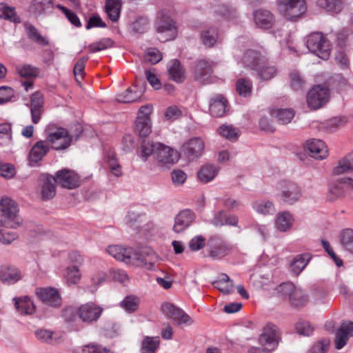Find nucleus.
Returning <instances> with one entry per match:
<instances>
[{
	"label": "nucleus",
	"mask_w": 353,
	"mask_h": 353,
	"mask_svg": "<svg viewBox=\"0 0 353 353\" xmlns=\"http://www.w3.org/2000/svg\"><path fill=\"white\" fill-rule=\"evenodd\" d=\"M17 72L23 77H35L39 74V70L30 65H22L17 67Z\"/></svg>",
	"instance_id": "obj_61"
},
{
	"label": "nucleus",
	"mask_w": 353,
	"mask_h": 353,
	"mask_svg": "<svg viewBox=\"0 0 353 353\" xmlns=\"http://www.w3.org/2000/svg\"><path fill=\"white\" fill-rule=\"evenodd\" d=\"M290 85L294 90H299L304 87L305 81L296 71H292L289 74Z\"/></svg>",
	"instance_id": "obj_58"
},
{
	"label": "nucleus",
	"mask_w": 353,
	"mask_h": 353,
	"mask_svg": "<svg viewBox=\"0 0 353 353\" xmlns=\"http://www.w3.org/2000/svg\"><path fill=\"white\" fill-rule=\"evenodd\" d=\"M228 110V101L222 95H216L209 101V113L214 117H223Z\"/></svg>",
	"instance_id": "obj_18"
},
{
	"label": "nucleus",
	"mask_w": 353,
	"mask_h": 353,
	"mask_svg": "<svg viewBox=\"0 0 353 353\" xmlns=\"http://www.w3.org/2000/svg\"><path fill=\"white\" fill-rule=\"evenodd\" d=\"M289 301L295 306H303L308 302L309 298L301 288L294 286Z\"/></svg>",
	"instance_id": "obj_42"
},
{
	"label": "nucleus",
	"mask_w": 353,
	"mask_h": 353,
	"mask_svg": "<svg viewBox=\"0 0 353 353\" xmlns=\"http://www.w3.org/2000/svg\"><path fill=\"white\" fill-rule=\"evenodd\" d=\"M330 92L328 88L323 85H314L310 89L306 95L307 107L316 110L323 107L330 100Z\"/></svg>",
	"instance_id": "obj_7"
},
{
	"label": "nucleus",
	"mask_w": 353,
	"mask_h": 353,
	"mask_svg": "<svg viewBox=\"0 0 353 353\" xmlns=\"http://www.w3.org/2000/svg\"><path fill=\"white\" fill-rule=\"evenodd\" d=\"M146 261L147 259L143 256V254L131 248H128L124 263L139 266L143 265Z\"/></svg>",
	"instance_id": "obj_40"
},
{
	"label": "nucleus",
	"mask_w": 353,
	"mask_h": 353,
	"mask_svg": "<svg viewBox=\"0 0 353 353\" xmlns=\"http://www.w3.org/2000/svg\"><path fill=\"white\" fill-rule=\"evenodd\" d=\"M12 301L16 310L21 315H32L36 312V306L28 296L14 297Z\"/></svg>",
	"instance_id": "obj_20"
},
{
	"label": "nucleus",
	"mask_w": 353,
	"mask_h": 353,
	"mask_svg": "<svg viewBox=\"0 0 353 353\" xmlns=\"http://www.w3.org/2000/svg\"><path fill=\"white\" fill-rule=\"evenodd\" d=\"M213 286L223 293L229 294L233 290L234 283L227 274H223L219 280L213 282Z\"/></svg>",
	"instance_id": "obj_41"
},
{
	"label": "nucleus",
	"mask_w": 353,
	"mask_h": 353,
	"mask_svg": "<svg viewBox=\"0 0 353 353\" xmlns=\"http://www.w3.org/2000/svg\"><path fill=\"white\" fill-rule=\"evenodd\" d=\"M168 72L170 78L176 82H181L185 79V70L178 60H174L171 62Z\"/></svg>",
	"instance_id": "obj_39"
},
{
	"label": "nucleus",
	"mask_w": 353,
	"mask_h": 353,
	"mask_svg": "<svg viewBox=\"0 0 353 353\" xmlns=\"http://www.w3.org/2000/svg\"><path fill=\"white\" fill-rule=\"evenodd\" d=\"M140 299L135 295L126 296L120 303V307L127 313L132 314L139 310Z\"/></svg>",
	"instance_id": "obj_35"
},
{
	"label": "nucleus",
	"mask_w": 353,
	"mask_h": 353,
	"mask_svg": "<svg viewBox=\"0 0 353 353\" xmlns=\"http://www.w3.org/2000/svg\"><path fill=\"white\" fill-rule=\"evenodd\" d=\"M205 150V142L200 137H193L182 145L183 152L191 159L200 157Z\"/></svg>",
	"instance_id": "obj_13"
},
{
	"label": "nucleus",
	"mask_w": 353,
	"mask_h": 353,
	"mask_svg": "<svg viewBox=\"0 0 353 353\" xmlns=\"http://www.w3.org/2000/svg\"><path fill=\"white\" fill-rule=\"evenodd\" d=\"M0 212L6 223L11 228H17L22 223L19 215V208L16 203L8 196L0 200Z\"/></svg>",
	"instance_id": "obj_6"
},
{
	"label": "nucleus",
	"mask_w": 353,
	"mask_h": 353,
	"mask_svg": "<svg viewBox=\"0 0 353 353\" xmlns=\"http://www.w3.org/2000/svg\"><path fill=\"white\" fill-rule=\"evenodd\" d=\"M81 272L77 265H68L65 268L63 277L68 285L77 284L81 279Z\"/></svg>",
	"instance_id": "obj_34"
},
{
	"label": "nucleus",
	"mask_w": 353,
	"mask_h": 353,
	"mask_svg": "<svg viewBox=\"0 0 353 353\" xmlns=\"http://www.w3.org/2000/svg\"><path fill=\"white\" fill-rule=\"evenodd\" d=\"M339 242L345 250L353 254V230L351 228L343 230L339 235Z\"/></svg>",
	"instance_id": "obj_37"
},
{
	"label": "nucleus",
	"mask_w": 353,
	"mask_h": 353,
	"mask_svg": "<svg viewBox=\"0 0 353 353\" xmlns=\"http://www.w3.org/2000/svg\"><path fill=\"white\" fill-rule=\"evenodd\" d=\"M82 353H109V350L101 345L90 343L81 349Z\"/></svg>",
	"instance_id": "obj_64"
},
{
	"label": "nucleus",
	"mask_w": 353,
	"mask_h": 353,
	"mask_svg": "<svg viewBox=\"0 0 353 353\" xmlns=\"http://www.w3.org/2000/svg\"><path fill=\"white\" fill-rule=\"evenodd\" d=\"M254 19L256 24L264 29L272 27L274 23L273 15L265 10H258L254 13Z\"/></svg>",
	"instance_id": "obj_28"
},
{
	"label": "nucleus",
	"mask_w": 353,
	"mask_h": 353,
	"mask_svg": "<svg viewBox=\"0 0 353 353\" xmlns=\"http://www.w3.org/2000/svg\"><path fill=\"white\" fill-rule=\"evenodd\" d=\"M54 182L63 188H75L79 185V177L72 170H61L57 172L54 177Z\"/></svg>",
	"instance_id": "obj_15"
},
{
	"label": "nucleus",
	"mask_w": 353,
	"mask_h": 353,
	"mask_svg": "<svg viewBox=\"0 0 353 353\" xmlns=\"http://www.w3.org/2000/svg\"><path fill=\"white\" fill-rule=\"evenodd\" d=\"M103 311L101 306L93 302H88L78 308L77 315L83 322L92 323L99 319Z\"/></svg>",
	"instance_id": "obj_10"
},
{
	"label": "nucleus",
	"mask_w": 353,
	"mask_h": 353,
	"mask_svg": "<svg viewBox=\"0 0 353 353\" xmlns=\"http://www.w3.org/2000/svg\"><path fill=\"white\" fill-rule=\"evenodd\" d=\"M162 312L178 325H190L193 321L182 309L166 302L161 305Z\"/></svg>",
	"instance_id": "obj_9"
},
{
	"label": "nucleus",
	"mask_w": 353,
	"mask_h": 353,
	"mask_svg": "<svg viewBox=\"0 0 353 353\" xmlns=\"http://www.w3.org/2000/svg\"><path fill=\"white\" fill-rule=\"evenodd\" d=\"M43 105V97L41 93L35 92L31 99V114L33 123H37L40 120L41 110Z\"/></svg>",
	"instance_id": "obj_33"
},
{
	"label": "nucleus",
	"mask_w": 353,
	"mask_h": 353,
	"mask_svg": "<svg viewBox=\"0 0 353 353\" xmlns=\"http://www.w3.org/2000/svg\"><path fill=\"white\" fill-rule=\"evenodd\" d=\"M127 249L128 248L121 245H110L107 248V252L117 260L124 262Z\"/></svg>",
	"instance_id": "obj_55"
},
{
	"label": "nucleus",
	"mask_w": 353,
	"mask_h": 353,
	"mask_svg": "<svg viewBox=\"0 0 353 353\" xmlns=\"http://www.w3.org/2000/svg\"><path fill=\"white\" fill-rule=\"evenodd\" d=\"M22 278L21 273L14 266L2 265L0 268V281L6 285H13Z\"/></svg>",
	"instance_id": "obj_19"
},
{
	"label": "nucleus",
	"mask_w": 353,
	"mask_h": 353,
	"mask_svg": "<svg viewBox=\"0 0 353 353\" xmlns=\"http://www.w3.org/2000/svg\"><path fill=\"white\" fill-rule=\"evenodd\" d=\"M252 210L263 216H272L276 212V207L274 203L266 199H260L252 203Z\"/></svg>",
	"instance_id": "obj_23"
},
{
	"label": "nucleus",
	"mask_w": 353,
	"mask_h": 353,
	"mask_svg": "<svg viewBox=\"0 0 353 353\" xmlns=\"http://www.w3.org/2000/svg\"><path fill=\"white\" fill-rule=\"evenodd\" d=\"M182 115V111L181 109L175 105H170L168 107L164 112V118L170 121H174L179 119Z\"/></svg>",
	"instance_id": "obj_63"
},
{
	"label": "nucleus",
	"mask_w": 353,
	"mask_h": 353,
	"mask_svg": "<svg viewBox=\"0 0 353 353\" xmlns=\"http://www.w3.org/2000/svg\"><path fill=\"white\" fill-rule=\"evenodd\" d=\"M294 288V285L292 283H283L276 288V292L279 296L289 300Z\"/></svg>",
	"instance_id": "obj_62"
},
{
	"label": "nucleus",
	"mask_w": 353,
	"mask_h": 353,
	"mask_svg": "<svg viewBox=\"0 0 353 353\" xmlns=\"http://www.w3.org/2000/svg\"><path fill=\"white\" fill-rule=\"evenodd\" d=\"M216 132L220 136L231 141H236L239 136V130L228 124L221 125L217 128Z\"/></svg>",
	"instance_id": "obj_38"
},
{
	"label": "nucleus",
	"mask_w": 353,
	"mask_h": 353,
	"mask_svg": "<svg viewBox=\"0 0 353 353\" xmlns=\"http://www.w3.org/2000/svg\"><path fill=\"white\" fill-rule=\"evenodd\" d=\"M236 92L243 97H248L252 92V83L246 79H240L236 82Z\"/></svg>",
	"instance_id": "obj_57"
},
{
	"label": "nucleus",
	"mask_w": 353,
	"mask_h": 353,
	"mask_svg": "<svg viewBox=\"0 0 353 353\" xmlns=\"http://www.w3.org/2000/svg\"><path fill=\"white\" fill-rule=\"evenodd\" d=\"M318 5L327 12L338 13L343 8L340 0H319Z\"/></svg>",
	"instance_id": "obj_53"
},
{
	"label": "nucleus",
	"mask_w": 353,
	"mask_h": 353,
	"mask_svg": "<svg viewBox=\"0 0 353 353\" xmlns=\"http://www.w3.org/2000/svg\"><path fill=\"white\" fill-rule=\"evenodd\" d=\"M209 254L214 259H221L228 254L232 250V245L219 239L212 238L208 243Z\"/></svg>",
	"instance_id": "obj_16"
},
{
	"label": "nucleus",
	"mask_w": 353,
	"mask_h": 353,
	"mask_svg": "<svg viewBox=\"0 0 353 353\" xmlns=\"http://www.w3.org/2000/svg\"><path fill=\"white\" fill-rule=\"evenodd\" d=\"M345 195L343 183L341 182V178L338 181L333 182L328 190L327 199L330 201H334Z\"/></svg>",
	"instance_id": "obj_36"
},
{
	"label": "nucleus",
	"mask_w": 353,
	"mask_h": 353,
	"mask_svg": "<svg viewBox=\"0 0 353 353\" xmlns=\"http://www.w3.org/2000/svg\"><path fill=\"white\" fill-rule=\"evenodd\" d=\"M238 217L235 215H228L224 210L216 212L211 220V223L216 227H221L225 225L237 226Z\"/></svg>",
	"instance_id": "obj_25"
},
{
	"label": "nucleus",
	"mask_w": 353,
	"mask_h": 353,
	"mask_svg": "<svg viewBox=\"0 0 353 353\" xmlns=\"http://www.w3.org/2000/svg\"><path fill=\"white\" fill-rule=\"evenodd\" d=\"M219 37L218 30L210 28L201 32V39L203 43L208 47H212L216 43Z\"/></svg>",
	"instance_id": "obj_46"
},
{
	"label": "nucleus",
	"mask_w": 353,
	"mask_h": 353,
	"mask_svg": "<svg viewBox=\"0 0 353 353\" xmlns=\"http://www.w3.org/2000/svg\"><path fill=\"white\" fill-rule=\"evenodd\" d=\"M270 114L281 124L290 123L295 114L292 108H273L270 110Z\"/></svg>",
	"instance_id": "obj_29"
},
{
	"label": "nucleus",
	"mask_w": 353,
	"mask_h": 353,
	"mask_svg": "<svg viewBox=\"0 0 353 353\" xmlns=\"http://www.w3.org/2000/svg\"><path fill=\"white\" fill-rule=\"evenodd\" d=\"M54 177L48 176L41 187V196L43 199H49L55 195Z\"/></svg>",
	"instance_id": "obj_51"
},
{
	"label": "nucleus",
	"mask_w": 353,
	"mask_h": 353,
	"mask_svg": "<svg viewBox=\"0 0 353 353\" xmlns=\"http://www.w3.org/2000/svg\"><path fill=\"white\" fill-rule=\"evenodd\" d=\"M35 338L41 343L57 345L64 341L61 332H34Z\"/></svg>",
	"instance_id": "obj_32"
},
{
	"label": "nucleus",
	"mask_w": 353,
	"mask_h": 353,
	"mask_svg": "<svg viewBox=\"0 0 353 353\" xmlns=\"http://www.w3.org/2000/svg\"><path fill=\"white\" fill-rule=\"evenodd\" d=\"M17 96L15 91L9 86L0 87V105L15 101Z\"/></svg>",
	"instance_id": "obj_49"
},
{
	"label": "nucleus",
	"mask_w": 353,
	"mask_h": 353,
	"mask_svg": "<svg viewBox=\"0 0 353 353\" xmlns=\"http://www.w3.org/2000/svg\"><path fill=\"white\" fill-rule=\"evenodd\" d=\"M310 258L307 255H299L292 261L290 270L294 274H299L306 267Z\"/></svg>",
	"instance_id": "obj_48"
},
{
	"label": "nucleus",
	"mask_w": 353,
	"mask_h": 353,
	"mask_svg": "<svg viewBox=\"0 0 353 353\" xmlns=\"http://www.w3.org/2000/svg\"><path fill=\"white\" fill-rule=\"evenodd\" d=\"M0 17L13 22L19 21V18L16 14L14 9L3 3H0Z\"/></svg>",
	"instance_id": "obj_56"
},
{
	"label": "nucleus",
	"mask_w": 353,
	"mask_h": 353,
	"mask_svg": "<svg viewBox=\"0 0 353 353\" xmlns=\"http://www.w3.org/2000/svg\"><path fill=\"white\" fill-rule=\"evenodd\" d=\"M16 174V169L14 165L0 161V176L10 179Z\"/></svg>",
	"instance_id": "obj_60"
},
{
	"label": "nucleus",
	"mask_w": 353,
	"mask_h": 353,
	"mask_svg": "<svg viewBox=\"0 0 353 353\" xmlns=\"http://www.w3.org/2000/svg\"><path fill=\"white\" fill-rule=\"evenodd\" d=\"M243 62L248 66H251L257 72L258 77L263 81L273 79L279 72L276 66L265 63L263 57L254 50L245 52Z\"/></svg>",
	"instance_id": "obj_1"
},
{
	"label": "nucleus",
	"mask_w": 353,
	"mask_h": 353,
	"mask_svg": "<svg viewBox=\"0 0 353 353\" xmlns=\"http://www.w3.org/2000/svg\"><path fill=\"white\" fill-rule=\"evenodd\" d=\"M159 345L158 337L145 336L142 341L141 353H155Z\"/></svg>",
	"instance_id": "obj_47"
},
{
	"label": "nucleus",
	"mask_w": 353,
	"mask_h": 353,
	"mask_svg": "<svg viewBox=\"0 0 353 353\" xmlns=\"http://www.w3.org/2000/svg\"><path fill=\"white\" fill-rule=\"evenodd\" d=\"M295 218L294 214L288 210L279 212L274 218V228L280 232H289L294 227Z\"/></svg>",
	"instance_id": "obj_14"
},
{
	"label": "nucleus",
	"mask_w": 353,
	"mask_h": 353,
	"mask_svg": "<svg viewBox=\"0 0 353 353\" xmlns=\"http://www.w3.org/2000/svg\"><path fill=\"white\" fill-rule=\"evenodd\" d=\"M157 143L150 141H143L139 149L137 151L139 157L143 161H147L148 158L156 151Z\"/></svg>",
	"instance_id": "obj_45"
},
{
	"label": "nucleus",
	"mask_w": 353,
	"mask_h": 353,
	"mask_svg": "<svg viewBox=\"0 0 353 353\" xmlns=\"http://www.w3.org/2000/svg\"><path fill=\"white\" fill-rule=\"evenodd\" d=\"M283 14L290 20L294 21L300 18L306 10L305 1H298L281 8Z\"/></svg>",
	"instance_id": "obj_24"
},
{
	"label": "nucleus",
	"mask_w": 353,
	"mask_h": 353,
	"mask_svg": "<svg viewBox=\"0 0 353 353\" xmlns=\"http://www.w3.org/2000/svg\"><path fill=\"white\" fill-rule=\"evenodd\" d=\"M302 195L301 187L296 183L288 181L281 187L278 197L283 204L293 205L301 200Z\"/></svg>",
	"instance_id": "obj_8"
},
{
	"label": "nucleus",
	"mask_w": 353,
	"mask_h": 353,
	"mask_svg": "<svg viewBox=\"0 0 353 353\" xmlns=\"http://www.w3.org/2000/svg\"><path fill=\"white\" fill-rule=\"evenodd\" d=\"M179 152L163 143H157L154 158L157 168L162 170H168L180 159Z\"/></svg>",
	"instance_id": "obj_3"
},
{
	"label": "nucleus",
	"mask_w": 353,
	"mask_h": 353,
	"mask_svg": "<svg viewBox=\"0 0 353 353\" xmlns=\"http://www.w3.org/2000/svg\"><path fill=\"white\" fill-rule=\"evenodd\" d=\"M347 119L345 117H335L327 120L324 124V128L327 132H334L345 125Z\"/></svg>",
	"instance_id": "obj_43"
},
{
	"label": "nucleus",
	"mask_w": 353,
	"mask_h": 353,
	"mask_svg": "<svg viewBox=\"0 0 353 353\" xmlns=\"http://www.w3.org/2000/svg\"><path fill=\"white\" fill-rule=\"evenodd\" d=\"M11 143L12 128L10 124H0V146H8Z\"/></svg>",
	"instance_id": "obj_50"
},
{
	"label": "nucleus",
	"mask_w": 353,
	"mask_h": 353,
	"mask_svg": "<svg viewBox=\"0 0 353 353\" xmlns=\"http://www.w3.org/2000/svg\"><path fill=\"white\" fill-rule=\"evenodd\" d=\"M121 7L122 0L105 1V11L108 18L112 22H116L119 19Z\"/></svg>",
	"instance_id": "obj_30"
},
{
	"label": "nucleus",
	"mask_w": 353,
	"mask_h": 353,
	"mask_svg": "<svg viewBox=\"0 0 353 353\" xmlns=\"http://www.w3.org/2000/svg\"><path fill=\"white\" fill-rule=\"evenodd\" d=\"M305 149L308 154L318 160H323L328 156V149L325 143L320 139H312L305 143Z\"/></svg>",
	"instance_id": "obj_12"
},
{
	"label": "nucleus",
	"mask_w": 353,
	"mask_h": 353,
	"mask_svg": "<svg viewBox=\"0 0 353 353\" xmlns=\"http://www.w3.org/2000/svg\"><path fill=\"white\" fill-rule=\"evenodd\" d=\"M143 94L141 90H138L136 86L128 88L123 92L116 95L115 99L119 103H132L139 99Z\"/></svg>",
	"instance_id": "obj_27"
},
{
	"label": "nucleus",
	"mask_w": 353,
	"mask_h": 353,
	"mask_svg": "<svg viewBox=\"0 0 353 353\" xmlns=\"http://www.w3.org/2000/svg\"><path fill=\"white\" fill-rule=\"evenodd\" d=\"M114 42L110 38H103L99 41L92 43L88 48L90 52L94 53L110 48L113 46Z\"/></svg>",
	"instance_id": "obj_54"
},
{
	"label": "nucleus",
	"mask_w": 353,
	"mask_h": 353,
	"mask_svg": "<svg viewBox=\"0 0 353 353\" xmlns=\"http://www.w3.org/2000/svg\"><path fill=\"white\" fill-rule=\"evenodd\" d=\"M307 47L311 52L322 59L327 60L330 57V43L321 33L316 32L308 36Z\"/></svg>",
	"instance_id": "obj_5"
},
{
	"label": "nucleus",
	"mask_w": 353,
	"mask_h": 353,
	"mask_svg": "<svg viewBox=\"0 0 353 353\" xmlns=\"http://www.w3.org/2000/svg\"><path fill=\"white\" fill-rule=\"evenodd\" d=\"M158 39L161 42L174 39L177 34L175 21L172 19L171 13L167 10H161L157 16Z\"/></svg>",
	"instance_id": "obj_4"
},
{
	"label": "nucleus",
	"mask_w": 353,
	"mask_h": 353,
	"mask_svg": "<svg viewBox=\"0 0 353 353\" xmlns=\"http://www.w3.org/2000/svg\"><path fill=\"white\" fill-rule=\"evenodd\" d=\"M36 294L38 298L46 305L59 307L61 305V297L59 290L54 288L47 287L37 288Z\"/></svg>",
	"instance_id": "obj_11"
},
{
	"label": "nucleus",
	"mask_w": 353,
	"mask_h": 353,
	"mask_svg": "<svg viewBox=\"0 0 353 353\" xmlns=\"http://www.w3.org/2000/svg\"><path fill=\"white\" fill-rule=\"evenodd\" d=\"M50 150V146L46 141L36 143L30 150L28 157L29 165H35Z\"/></svg>",
	"instance_id": "obj_22"
},
{
	"label": "nucleus",
	"mask_w": 353,
	"mask_h": 353,
	"mask_svg": "<svg viewBox=\"0 0 353 353\" xmlns=\"http://www.w3.org/2000/svg\"><path fill=\"white\" fill-rule=\"evenodd\" d=\"M219 168L214 164H205L202 165L198 171L197 177L203 183H208L213 181L217 176Z\"/></svg>",
	"instance_id": "obj_26"
},
{
	"label": "nucleus",
	"mask_w": 353,
	"mask_h": 353,
	"mask_svg": "<svg viewBox=\"0 0 353 353\" xmlns=\"http://www.w3.org/2000/svg\"><path fill=\"white\" fill-rule=\"evenodd\" d=\"M45 132L46 142L54 150H65L70 145L72 138L66 129L54 124H49Z\"/></svg>",
	"instance_id": "obj_2"
},
{
	"label": "nucleus",
	"mask_w": 353,
	"mask_h": 353,
	"mask_svg": "<svg viewBox=\"0 0 353 353\" xmlns=\"http://www.w3.org/2000/svg\"><path fill=\"white\" fill-rule=\"evenodd\" d=\"M330 346V341L327 339H323L315 343L307 353H326Z\"/></svg>",
	"instance_id": "obj_59"
},
{
	"label": "nucleus",
	"mask_w": 353,
	"mask_h": 353,
	"mask_svg": "<svg viewBox=\"0 0 353 353\" xmlns=\"http://www.w3.org/2000/svg\"><path fill=\"white\" fill-rule=\"evenodd\" d=\"M134 130L141 137L148 136L152 131V120H144L141 117H137L134 124Z\"/></svg>",
	"instance_id": "obj_44"
},
{
	"label": "nucleus",
	"mask_w": 353,
	"mask_h": 353,
	"mask_svg": "<svg viewBox=\"0 0 353 353\" xmlns=\"http://www.w3.org/2000/svg\"><path fill=\"white\" fill-rule=\"evenodd\" d=\"M281 341L280 332H262L258 337L259 344L271 352L277 348Z\"/></svg>",
	"instance_id": "obj_21"
},
{
	"label": "nucleus",
	"mask_w": 353,
	"mask_h": 353,
	"mask_svg": "<svg viewBox=\"0 0 353 353\" xmlns=\"http://www.w3.org/2000/svg\"><path fill=\"white\" fill-rule=\"evenodd\" d=\"M212 64L205 60L199 61L194 69V78L197 81H205L210 76Z\"/></svg>",
	"instance_id": "obj_31"
},
{
	"label": "nucleus",
	"mask_w": 353,
	"mask_h": 353,
	"mask_svg": "<svg viewBox=\"0 0 353 353\" xmlns=\"http://www.w3.org/2000/svg\"><path fill=\"white\" fill-rule=\"evenodd\" d=\"M353 171V165L350 159L345 157L340 160L333 168L332 173L341 175Z\"/></svg>",
	"instance_id": "obj_52"
},
{
	"label": "nucleus",
	"mask_w": 353,
	"mask_h": 353,
	"mask_svg": "<svg viewBox=\"0 0 353 353\" xmlns=\"http://www.w3.org/2000/svg\"><path fill=\"white\" fill-rule=\"evenodd\" d=\"M195 214L190 210L181 211L174 218L172 230L176 233H181L187 230L195 221Z\"/></svg>",
	"instance_id": "obj_17"
}]
</instances>
